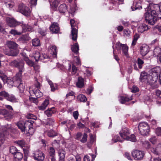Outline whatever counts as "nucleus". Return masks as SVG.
Listing matches in <instances>:
<instances>
[{
    "instance_id": "nucleus-1",
    "label": "nucleus",
    "mask_w": 161,
    "mask_h": 161,
    "mask_svg": "<svg viewBox=\"0 0 161 161\" xmlns=\"http://www.w3.org/2000/svg\"><path fill=\"white\" fill-rule=\"evenodd\" d=\"M147 11L144 15L145 20L148 24L154 25L158 19V14L160 11L159 5H151L149 6Z\"/></svg>"
},
{
    "instance_id": "nucleus-2",
    "label": "nucleus",
    "mask_w": 161,
    "mask_h": 161,
    "mask_svg": "<svg viewBox=\"0 0 161 161\" xmlns=\"http://www.w3.org/2000/svg\"><path fill=\"white\" fill-rule=\"evenodd\" d=\"M34 123L33 121L28 119L24 122H19L17 123V125L22 131L26 132V134H29L30 135H32L35 131V129L32 127Z\"/></svg>"
},
{
    "instance_id": "nucleus-3",
    "label": "nucleus",
    "mask_w": 161,
    "mask_h": 161,
    "mask_svg": "<svg viewBox=\"0 0 161 161\" xmlns=\"http://www.w3.org/2000/svg\"><path fill=\"white\" fill-rule=\"evenodd\" d=\"M6 45L9 49L10 51L9 52L5 51V54L9 56H17L18 53L17 49L18 45L15 42L11 41H8Z\"/></svg>"
},
{
    "instance_id": "nucleus-4",
    "label": "nucleus",
    "mask_w": 161,
    "mask_h": 161,
    "mask_svg": "<svg viewBox=\"0 0 161 161\" xmlns=\"http://www.w3.org/2000/svg\"><path fill=\"white\" fill-rule=\"evenodd\" d=\"M119 133L121 137L125 140L134 142L136 141V136L133 134L130 135V130L127 128H123Z\"/></svg>"
},
{
    "instance_id": "nucleus-5",
    "label": "nucleus",
    "mask_w": 161,
    "mask_h": 161,
    "mask_svg": "<svg viewBox=\"0 0 161 161\" xmlns=\"http://www.w3.org/2000/svg\"><path fill=\"white\" fill-rule=\"evenodd\" d=\"M11 64L19 69V72L16 75L15 77L21 76L22 72L24 71L25 69L24 63L20 60H14L11 62Z\"/></svg>"
},
{
    "instance_id": "nucleus-6",
    "label": "nucleus",
    "mask_w": 161,
    "mask_h": 161,
    "mask_svg": "<svg viewBox=\"0 0 161 161\" xmlns=\"http://www.w3.org/2000/svg\"><path fill=\"white\" fill-rule=\"evenodd\" d=\"M140 133L142 135L146 136L149 134L150 131L149 126L146 122H140L138 126Z\"/></svg>"
},
{
    "instance_id": "nucleus-7",
    "label": "nucleus",
    "mask_w": 161,
    "mask_h": 161,
    "mask_svg": "<svg viewBox=\"0 0 161 161\" xmlns=\"http://www.w3.org/2000/svg\"><path fill=\"white\" fill-rule=\"evenodd\" d=\"M17 11L26 16H29L31 14V10L29 8L23 3L19 5Z\"/></svg>"
},
{
    "instance_id": "nucleus-8",
    "label": "nucleus",
    "mask_w": 161,
    "mask_h": 161,
    "mask_svg": "<svg viewBox=\"0 0 161 161\" xmlns=\"http://www.w3.org/2000/svg\"><path fill=\"white\" fill-rule=\"evenodd\" d=\"M14 86L17 87L20 92H23L25 90V86L22 82L21 76L14 77L13 79Z\"/></svg>"
},
{
    "instance_id": "nucleus-9",
    "label": "nucleus",
    "mask_w": 161,
    "mask_h": 161,
    "mask_svg": "<svg viewBox=\"0 0 161 161\" xmlns=\"http://www.w3.org/2000/svg\"><path fill=\"white\" fill-rule=\"evenodd\" d=\"M132 155L136 160H140L143 159L145 155L144 152L142 151L136 150L131 153Z\"/></svg>"
},
{
    "instance_id": "nucleus-10",
    "label": "nucleus",
    "mask_w": 161,
    "mask_h": 161,
    "mask_svg": "<svg viewBox=\"0 0 161 161\" xmlns=\"http://www.w3.org/2000/svg\"><path fill=\"white\" fill-rule=\"evenodd\" d=\"M116 48L117 50H119L118 53H120V50H121L124 55L128 57V47L126 44H122L120 42H117L116 43Z\"/></svg>"
},
{
    "instance_id": "nucleus-11",
    "label": "nucleus",
    "mask_w": 161,
    "mask_h": 161,
    "mask_svg": "<svg viewBox=\"0 0 161 161\" xmlns=\"http://www.w3.org/2000/svg\"><path fill=\"white\" fill-rule=\"evenodd\" d=\"M70 22L72 28L71 37L73 40L75 41L77 39V30L74 27V24L75 23V20L73 19H71Z\"/></svg>"
},
{
    "instance_id": "nucleus-12",
    "label": "nucleus",
    "mask_w": 161,
    "mask_h": 161,
    "mask_svg": "<svg viewBox=\"0 0 161 161\" xmlns=\"http://www.w3.org/2000/svg\"><path fill=\"white\" fill-rule=\"evenodd\" d=\"M33 157L35 160L43 161L45 158L44 153L41 151L37 150L33 153Z\"/></svg>"
},
{
    "instance_id": "nucleus-13",
    "label": "nucleus",
    "mask_w": 161,
    "mask_h": 161,
    "mask_svg": "<svg viewBox=\"0 0 161 161\" xmlns=\"http://www.w3.org/2000/svg\"><path fill=\"white\" fill-rule=\"evenodd\" d=\"M0 96L4 97L7 100L11 102H16L17 99L12 94H9L5 91L0 92Z\"/></svg>"
},
{
    "instance_id": "nucleus-14",
    "label": "nucleus",
    "mask_w": 161,
    "mask_h": 161,
    "mask_svg": "<svg viewBox=\"0 0 161 161\" xmlns=\"http://www.w3.org/2000/svg\"><path fill=\"white\" fill-rule=\"evenodd\" d=\"M160 71V67L158 66H157L152 69L149 71L150 78H152V76L158 77V75L159 76Z\"/></svg>"
},
{
    "instance_id": "nucleus-15",
    "label": "nucleus",
    "mask_w": 161,
    "mask_h": 161,
    "mask_svg": "<svg viewBox=\"0 0 161 161\" xmlns=\"http://www.w3.org/2000/svg\"><path fill=\"white\" fill-rule=\"evenodd\" d=\"M7 21L8 25L11 27L21 25L22 24L21 22L18 21L14 18H7Z\"/></svg>"
},
{
    "instance_id": "nucleus-16",
    "label": "nucleus",
    "mask_w": 161,
    "mask_h": 161,
    "mask_svg": "<svg viewBox=\"0 0 161 161\" xmlns=\"http://www.w3.org/2000/svg\"><path fill=\"white\" fill-rule=\"evenodd\" d=\"M143 64L144 61L143 60L140 58H138L137 61L133 62L134 69L136 70H138V68L141 69L142 68Z\"/></svg>"
},
{
    "instance_id": "nucleus-17",
    "label": "nucleus",
    "mask_w": 161,
    "mask_h": 161,
    "mask_svg": "<svg viewBox=\"0 0 161 161\" xmlns=\"http://www.w3.org/2000/svg\"><path fill=\"white\" fill-rule=\"evenodd\" d=\"M49 29L52 33L57 34L59 31L60 28L58 23L53 22L49 27Z\"/></svg>"
},
{
    "instance_id": "nucleus-18",
    "label": "nucleus",
    "mask_w": 161,
    "mask_h": 161,
    "mask_svg": "<svg viewBox=\"0 0 161 161\" xmlns=\"http://www.w3.org/2000/svg\"><path fill=\"white\" fill-rule=\"evenodd\" d=\"M140 50L141 54L144 56L149 52V47L147 45L143 44L140 47Z\"/></svg>"
},
{
    "instance_id": "nucleus-19",
    "label": "nucleus",
    "mask_w": 161,
    "mask_h": 161,
    "mask_svg": "<svg viewBox=\"0 0 161 161\" xmlns=\"http://www.w3.org/2000/svg\"><path fill=\"white\" fill-rule=\"evenodd\" d=\"M55 120L53 118L47 119L45 122V124L46 127L50 128V127H53L54 124Z\"/></svg>"
},
{
    "instance_id": "nucleus-20",
    "label": "nucleus",
    "mask_w": 161,
    "mask_h": 161,
    "mask_svg": "<svg viewBox=\"0 0 161 161\" xmlns=\"http://www.w3.org/2000/svg\"><path fill=\"white\" fill-rule=\"evenodd\" d=\"M150 29V27L145 24L140 25L137 28L138 32L143 33L145 31H147Z\"/></svg>"
},
{
    "instance_id": "nucleus-21",
    "label": "nucleus",
    "mask_w": 161,
    "mask_h": 161,
    "mask_svg": "<svg viewBox=\"0 0 161 161\" xmlns=\"http://www.w3.org/2000/svg\"><path fill=\"white\" fill-rule=\"evenodd\" d=\"M141 2V1L134 2L133 5L131 6L132 11H134L137 9L139 10L142 9V8Z\"/></svg>"
},
{
    "instance_id": "nucleus-22",
    "label": "nucleus",
    "mask_w": 161,
    "mask_h": 161,
    "mask_svg": "<svg viewBox=\"0 0 161 161\" xmlns=\"http://www.w3.org/2000/svg\"><path fill=\"white\" fill-rule=\"evenodd\" d=\"M21 25L22 26V31H21L25 32L26 31H33L32 27L30 25L23 24V22H21Z\"/></svg>"
},
{
    "instance_id": "nucleus-23",
    "label": "nucleus",
    "mask_w": 161,
    "mask_h": 161,
    "mask_svg": "<svg viewBox=\"0 0 161 161\" xmlns=\"http://www.w3.org/2000/svg\"><path fill=\"white\" fill-rule=\"evenodd\" d=\"M58 9L60 13L64 14L65 12L68 11V7L65 4L63 3L59 5Z\"/></svg>"
},
{
    "instance_id": "nucleus-24",
    "label": "nucleus",
    "mask_w": 161,
    "mask_h": 161,
    "mask_svg": "<svg viewBox=\"0 0 161 161\" xmlns=\"http://www.w3.org/2000/svg\"><path fill=\"white\" fill-rule=\"evenodd\" d=\"M84 80L83 78L81 77L78 78V81L76 83V86L79 88H82L84 87Z\"/></svg>"
},
{
    "instance_id": "nucleus-25",
    "label": "nucleus",
    "mask_w": 161,
    "mask_h": 161,
    "mask_svg": "<svg viewBox=\"0 0 161 161\" xmlns=\"http://www.w3.org/2000/svg\"><path fill=\"white\" fill-rule=\"evenodd\" d=\"M150 76V75L148 76V79L147 81L151 85H153L156 83L158 80V77L152 76V78H150L149 77Z\"/></svg>"
},
{
    "instance_id": "nucleus-26",
    "label": "nucleus",
    "mask_w": 161,
    "mask_h": 161,
    "mask_svg": "<svg viewBox=\"0 0 161 161\" xmlns=\"http://www.w3.org/2000/svg\"><path fill=\"white\" fill-rule=\"evenodd\" d=\"M132 99V97H128L127 96H121L119 99L120 102L122 104L125 103L126 102H128Z\"/></svg>"
},
{
    "instance_id": "nucleus-27",
    "label": "nucleus",
    "mask_w": 161,
    "mask_h": 161,
    "mask_svg": "<svg viewBox=\"0 0 161 161\" xmlns=\"http://www.w3.org/2000/svg\"><path fill=\"white\" fill-rule=\"evenodd\" d=\"M13 156L16 161L20 160L23 157V154L19 150Z\"/></svg>"
},
{
    "instance_id": "nucleus-28",
    "label": "nucleus",
    "mask_w": 161,
    "mask_h": 161,
    "mask_svg": "<svg viewBox=\"0 0 161 161\" xmlns=\"http://www.w3.org/2000/svg\"><path fill=\"white\" fill-rule=\"evenodd\" d=\"M49 100L46 99L41 106L38 107V108L40 110H43L45 109L47 105L49 104Z\"/></svg>"
},
{
    "instance_id": "nucleus-29",
    "label": "nucleus",
    "mask_w": 161,
    "mask_h": 161,
    "mask_svg": "<svg viewBox=\"0 0 161 161\" xmlns=\"http://www.w3.org/2000/svg\"><path fill=\"white\" fill-rule=\"evenodd\" d=\"M54 108L53 107L50 108H48L44 111V113L48 117H50L52 114L55 113V111L54 110Z\"/></svg>"
},
{
    "instance_id": "nucleus-30",
    "label": "nucleus",
    "mask_w": 161,
    "mask_h": 161,
    "mask_svg": "<svg viewBox=\"0 0 161 161\" xmlns=\"http://www.w3.org/2000/svg\"><path fill=\"white\" fill-rule=\"evenodd\" d=\"M149 75H147V74L145 72H142L140 74V80L141 82H144L146 80L147 81L148 79V76Z\"/></svg>"
},
{
    "instance_id": "nucleus-31",
    "label": "nucleus",
    "mask_w": 161,
    "mask_h": 161,
    "mask_svg": "<svg viewBox=\"0 0 161 161\" xmlns=\"http://www.w3.org/2000/svg\"><path fill=\"white\" fill-rule=\"evenodd\" d=\"M50 53L53 55L54 57H56L57 53V49L56 46L54 45H52L50 48Z\"/></svg>"
},
{
    "instance_id": "nucleus-32",
    "label": "nucleus",
    "mask_w": 161,
    "mask_h": 161,
    "mask_svg": "<svg viewBox=\"0 0 161 161\" xmlns=\"http://www.w3.org/2000/svg\"><path fill=\"white\" fill-rule=\"evenodd\" d=\"M71 49L72 51L76 54H78L79 53V46L77 43H75L71 47Z\"/></svg>"
},
{
    "instance_id": "nucleus-33",
    "label": "nucleus",
    "mask_w": 161,
    "mask_h": 161,
    "mask_svg": "<svg viewBox=\"0 0 161 161\" xmlns=\"http://www.w3.org/2000/svg\"><path fill=\"white\" fill-rule=\"evenodd\" d=\"M46 132L47 136L51 137H53L58 135L57 133L53 130L46 131Z\"/></svg>"
},
{
    "instance_id": "nucleus-34",
    "label": "nucleus",
    "mask_w": 161,
    "mask_h": 161,
    "mask_svg": "<svg viewBox=\"0 0 161 161\" xmlns=\"http://www.w3.org/2000/svg\"><path fill=\"white\" fill-rule=\"evenodd\" d=\"M32 91L37 97H40L43 95L42 93L40 92V89L35 88L33 89Z\"/></svg>"
},
{
    "instance_id": "nucleus-35",
    "label": "nucleus",
    "mask_w": 161,
    "mask_h": 161,
    "mask_svg": "<svg viewBox=\"0 0 161 161\" xmlns=\"http://www.w3.org/2000/svg\"><path fill=\"white\" fill-rule=\"evenodd\" d=\"M59 156V161H64L65 152L64 150H62L58 152Z\"/></svg>"
},
{
    "instance_id": "nucleus-36",
    "label": "nucleus",
    "mask_w": 161,
    "mask_h": 161,
    "mask_svg": "<svg viewBox=\"0 0 161 161\" xmlns=\"http://www.w3.org/2000/svg\"><path fill=\"white\" fill-rule=\"evenodd\" d=\"M8 114V111L5 109H0V114L4 115L5 117L8 116L9 118H11V115H9Z\"/></svg>"
},
{
    "instance_id": "nucleus-37",
    "label": "nucleus",
    "mask_w": 161,
    "mask_h": 161,
    "mask_svg": "<svg viewBox=\"0 0 161 161\" xmlns=\"http://www.w3.org/2000/svg\"><path fill=\"white\" fill-rule=\"evenodd\" d=\"M49 59V57L47 54L44 53L41 55L40 61L45 62L48 60Z\"/></svg>"
},
{
    "instance_id": "nucleus-38",
    "label": "nucleus",
    "mask_w": 161,
    "mask_h": 161,
    "mask_svg": "<svg viewBox=\"0 0 161 161\" xmlns=\"http://www.w3.org/2000/svg\"><path fill=\"white\" fill-rule=\"evenodd\" d=\"M77 99L80 102H85L87 100L86 97L84 95L80 94L77 96Z\"/></svg>"
},
{
    "instance_id": "nucleus-39",
    "label": "nucleus",
    "mask_w": 161,
    "mask_h": 161,
    "mask_svg": "<svg viewBox=\"0 0 161 161\" xmlns=\"http://www.w3.org/2000/svg\"><path fill=\"white\" fill-rule=\"evenodd\" d=\"M19 40L22 42H25L28 41L30 40V37L27 35H22L19 39Z\"/></svg>"
},
{
    "instance_id": "nucleus-40",
    "label": "nucleus",
    "mask_w": 161,
    "mask_h": 161,
    "mask_svg": "<svg viewBox=\"0 0 161 161\" xmlns=\"http://www.w3.org/2000/svg\"><path fill=\"white\" fill-rule=\"evenodd\" d=\"M32 44L33 46L35 47L38 46L40 45V40L37 38L33 39Z\"/></svg>"
},
{
    "instance_id": "nucleus-41",
    "label": "nucleus",
    "mask_w": 161,
    "mask_h": 161,
    "mask_svg": "<svg viewBox=\"0 0 161 161\" xmlns=\"http://www.w3.org/2000/svg\"><path fill=\"white\" fill-rule=\"evenodd\" d=\"M23 33V31H18L14 29H12L10 31L9 33L14 35H20Z\"/></svg>"
},
{
    "instance_id": "nucleus-42",
    "label": "nucleus",
    "mask_w": 161,
    "mask_h": 161,
    "mask_svg": "<svg viewBox=\"0 0 161 161\" xmlns=\"http://www.w3.org/2000/svg\"><path fill=\"white\" fill-rule=\"evenodd\" d=\"M10 152L13 155L15 154L17 151H18L17 148L14 146H12L10 147Z\"/></svg>"
},
{
    "instance_id": "nucleus-43",
    "label": "nucleus",
    "mask_w": 161,
    "mask_h": 161,
    "mask_svg": "<svg viewBox=\"0 0 161 161\" xmlns=\"http://www.w3.org/2000/svg\"><path fill=\"white\" fill-rule=\"evenodd\" d=\"M87 135L85 133H84L82 138L80 140V141L83 143H86L87 141Z\"/></svg>"
},
{
    "instance_id": "nucleus-44",
    "label": "nucleus",
    "mask_w": 161,
    "mask_h": 161,
    "mask_svg": "<svg viewBox=\"0 0 161 161\" xmlns=\"http://www.w3.org/2000/svg\"><path fill=\"white\" fill-rule=\"evenodd\" d=\"M49 154L50 156H55V150L53 147H49Z\"/></svg>"
},
{
    "instance_id": "nucleus-45",
    "label": "nucleus",
    "mask_w": 161,
    "mask_h": 161,
    "mask_svg": "<svg viewBox=\"0 0 161 161\" xmlns=\"http://www.w3.org/2000/svg\"><path fill=\"white\" fill-rule=\"evenodd\" d=\"M26 117L27 119H29L31 120V119L34 120H36L37 119L36 116L32 114H27L26 116Z\"/></svg>"
},
{
    "instance_id": "nucleus-46",
    "label": "nucleus",
    "mask_w": 161,
    "mask_h": 161,
    "mask_svg": "<svg viewBox=\"0 0 161 161\" xmlns=\"http://www.w3.org/2000/svg\"><path fill=\"white\" fill-rule=\"evenodd\" d=\"M0 78L4 82L7 79V77L6 75L2 71L0 70Z\"/></svg>"
},
{
    "instance_id": "nucleus-47",
    "label": "nucleus",
    "mask_w": 161,
    "mask_h": 161,
    "mask_svg": "<svg viewBox=\"0 0 161 161\" xmlns=\"http://www.w3.org/2000/svg\"><path fill=\"white\" fill-rule=\"evenodd\" d=\"M41 55L39 52H36L34 57L36 61L37 62L39 60H40Z\"/></svg>"
},
{
    "instance_id": "nucleus-48",
    "label": "nucleus",
    "mask_w": 161,
    "mask_h": 161,
    "mask_svg": "<svg viewBox=\"0 0 161 161\" xmlns=\"http://www.w3.org/2000/svg\"><path fill=\"white\" fill-rule=\"evenodd\" d=\"M112 141L114 142H121L120 137L117 135L115 136L112 139Z\"/></svg>"
},
{
    "instance_id": "nucleus-49",
    "label": "nucleus",
    "mask_w": 161,
    "mask_h": 161,
    "mask_svg": "<svg viewBox=\"0 0 161 161\" xmlns=\"http://www.w3.org/2000/svg\"><path fill=\"white\" fill-rule=\"evenodd\" d=\"M78 70V68L74 64L72 65V71L73 74H75Z\"/></svg>"
},
{
    "instance_id": "nucleus-50",
    "label": "nucleus",
    "mask_w": 161,
    "mask_h": 161,
    "mask_svg": "<svg viewBox=\"0 0 161 161\" xmlns=\"http://www.w3.org/2000/svg\"><path fill=\"white\" fill-rule=\"evenodd\" d=\"M73 64H76L77 65H79L80 64V61L79 57L77 56L75 57V59L74 60Z\"/></svg>"
},
{
    "instance_id": "nucleus-51",
    "label": "nucleus",
    "mask_w": 161,
    "mask_h": 161,
    "mask_svg": "<svg viewBox=\"0 0 161 161\" xmlns=\"http://www.w3.org/2000/svg\"><path fill=\"white\" fill-rule=\"evenodd\" d=\"M5 6L8 8H12L14 6V3L13 2H5Z\"/></svg>"
},
{
    "instance_id": "nucleus-52",
    "label": "nucleus",
    "mask_w": 161,
    "mask_h": 161,
    "mask_svg": "<svg viewBox=\"0 0 161 161\" xmlns=\"http://www.w3.org/2000/svg\"><path fill=\"white\" fill-rule=\"evenodd\" d=\"M16 143L22 147H24L25 144V142L23 140L18 141L16 142Z\"/></svg>"
},
{
    "instance_id": "nucleus-53",
    "label": "nucleus",
    "mask_w": 161,
    "mask_h": 161,
    "mask_svg": "<svg viewBox=\"0 0 161 161\" xmlns=\"http://www.w3.org/2000/svg\"><path fill=\"white\" fill-rule=\"evenodd\" d=\"M151 151L155 154L158 155L160 153L158 150L157 149V148H150Z\"/></svg>"
},
{
    "instance_id": "nucleus-54",
    "label": "nucleus",
    "mask_w": 161,
    "mask_h": 161,
    "mask_svg": "<svg viewBox=\"0 0 161 161\" xmlns=\"http://www.w3.org/2000/svg\"><path fill=\"white\" fill-rule=\"evenodd\" d=\"M155 133L158 136H161V127L157 128L155 130Z\"/></svg>"
},
{
    "instance_id": "nucleus-55",
    "label": "nucleus",
    "mask_w": 161,
    "mask_h": 161,
    "mask_svg": "<svg viewBox=\"0 0 161 161\" xmlns=\"http://www.w3.org/2000/svg\"><path fill=\"white\" fill-rule=\"evenodd\" d=\"M35 86L37 89H40L41 86V84L37 81V79L35 80Z\"/></svg>"
},
{
    "instance_id": "nucleus-56",
    "label": "nucleus",
    "mask_w": 161,
    "mask_h": 161,
    "mask_svg": "<svg viewBox=\"0 0 161 161\" xmlns=\"http://www.w3.org/2000/svg\"><path fill=\"white\" fill-rule=\"evenodd\" d=\"M124 34L126 36H129L130 35V31L129 29H125L124 30Z\"/></svg>"
},
{
    "instance_id": "nucleus-57",
    "label": "nucleus",
    "mask_w": 161,
    "mask_h": 161,
    "mask_svg": "<svg viewBox=\"0 0 161 161\" xmlns=\"http://www.w3.org/2000/svg\"><path fill=\"white\" fill-rule=\"evenodd\" d=\"M139 91V88L137 87L136 86H132V88L131 89V92L133 93H136L138 92Z\"/></svg>"
},
{
    "instance_id": "nucleus-58",
    "label": "nucleus",
    "mask_w": 161,
    "mask_h": 161,
    "mask_svg": "<svg viewBox=\"0 0 161 161\" xmlns=\"http://www.w3.org/2000/svg\"><path fill=\"white\" fill-rule=\"evenodd\" d=\"M50 4L54 8H56L58 5V2L57 0H54L52 3Z\"/></svg>"
},
{
    "instance_id": "nucleus-59",
    "label": "nucleus",
    "mask_w": 161,
    "mask_h": 161,
    "mask_svg": "<svg viewBox=\"0 0 161 161\" xmlns=\"http://www.w3.org/2000/svg\"><path fill=\"white\" fill-rule=\"evenodd\" d=\"M150 141L153 144H155L157 142L156 137L155 136L152 137L150 138Z\"/></svg>"
},
{
    "instance_id": "nucleus-60",
    "label": "nucleus",
    "mask_w": 161,
    "mask_h": 161,
    "mask_svg": "<svg viewBox=\"0 0 161 161\" xmlns=\"http://www.w3.org/2000/svg\"><path fill=\"white\" fill-rule=\"evenodd\" d=\"M144 147L147 149L150 148V145L148 141H145L144 143Z\"/></svg>"
},
{
    "instance_id": "nucleus-61",
    "label": "nucleus",
    "mask_w": 161,
    "mask_h": 161,
    "mask_svg": "<svg viewBox=\"0 0 161 161\" xmlns=\"http://www.w3.org/2000/svg\"><path fill=\"white\" fill-rule=\"evenodd\" d=\"M59 141H57L56 140H54L52 143L53 146L55 147L56 146L58 147L59 146Z\"/></svg>"
},
{
    "instance_id": "nucleus-62",
    "label": "nucleus",
    "mask_w": 161,
    "mask_h": 161,
    "mask_svg": "<svg viewBox=\"0 0 161 161\" xmlns=\"http://www.w3.org/2000/svg\"><path fill=\"white\" fill-rule=\"evenodd\" d=\"M73 116L75 119H77L78 118L79 116V113L78 111L73 112Z\"/></svg>"
},
{
    "instance_id": "nucleus-63",
    "label": "nucleus",
    "mask_w": 161,
    "mask_h": 161,
    "mask_svg": "<svg viewBox=\"0 0 161 161\" xmlns=\"http://www.w3.org/2000/svg\"><path fill=\"white\" fill-rule=\"evenodd\" d=\"M161 50L159 47H157L155 48L154 50V53L155 54L157 55L160 53Z\"/></svg>"
},
{
    "instance_id": "nucleus-64",
    "label": "nucleus",
    "mask_w": 161,
    "mask_h": 161,
    "mask_svg": "<svg viewBox=\"0 0 161 161\" xmlns=\"http://www.w3.org/2000/svg\"><path fill=\"white\" fill-rule=\"evenodd\" d=\"M82 136V133L80 132H78L76 135V139L80 140Z\"/></svg>"
}]
</instances>
